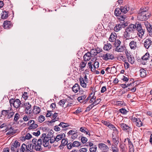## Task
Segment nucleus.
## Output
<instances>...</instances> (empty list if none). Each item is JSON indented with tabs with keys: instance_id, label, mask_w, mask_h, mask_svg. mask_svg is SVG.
I'll return each instance as SVG.
<instances>
[{
	"instance_id": "54",
	"label": "nucleus",
	"mask_w": 152,
	"mask_h": 152,
	"mask_svg": "<svg viewBox=\"0 0 152 152\" xmlns=\"http://www.w3.org/2000/svg\"><path fill=\"white\" fill-rule=\"evenodd\" d=\"M144 14L145 21L151 15V14L148 12L144 13Z\"/></svg>"
},
{
	"instance_id": "46",
	"label": "nucleus",
	"mask_w": 152,
	"mask_h": 152,
	"mask_svg": "<svg viewBox=\"0 0 152 152\" xmlns=\"http://www.w3.org/2000/svg\"><path fill=\"white\" fill-rule=\"evenodd\" d=\"M97 150V146L96 145H93L90 147L89 151L90 152H96Z\"/></svg>"
},
{
	"instance_id": "40",
	"label": "nucleus",
	"mask_w": 152,
	"mask_h": 152,
	"mask_svg": "<svg viewBox=\"0 0 152 152\" xmlns=\"http://www.w3.org/2000/svg\"><path fill=\"white\" fill-rule=\"evenodd\" d=\"M148 7H145V8H140V10H139L138 12L142 13H145V12L147 13L148 12Z\"/></svg>"
},
{
	"instance_id": "15",
	"label": "nucleus",
	"mask_w": 152,
	"mask_h": 152,
	"mask_svg": "<svg viewBox=\"0 0 152 152\" xmlns=\"http://www.w3.org/2000/svg\"><path fill=\"white\" fill-rule=\"evenodd\" d=\"M108 127L111 130H113V134H118L119 132L117 129L112 124L109 125Z\"/></svg>"
},
{
	"instance_id": "50",
	"label": "nucleus",
	"mask_w": 152,
	"mask_h": 152,
	"mask_svg": "<svg viewBox=\"0 0 152 152\" xmlns=\"http://www.w3.org/2000/svg\"><path fill=\"white\" fill-rule=\"evenodd\" d=\"M138 34L139 37H142V36H143L144 34V30L143 29H142L138 31Z\"/></svg>"
},
{
	"instance_id": "43",
	"label": "nucleus",
	"mask_w": 152,
	"mask_h": 152,
	"mask_svg": "<svg viewBox=\"0 0 152 152\" xmlns=\"http://www.w3.org/2000/svg\"><path fill=\"white\" fill-rule=\"evenodd\" d=\"M80 142L75 141L73 142L72 146H73V147H78L80 146Z\"/></svg>"
},
{
	"instance_id": "18",
	"label": "nucleus",
	"mask_w": 152,
	"mask_h": 152,
	"mask_svg": "<svg viewBox=\"0 0 152 152\" xmlns=\"http://www.w3.org/2000/svg\"><path fill=\"white\" fill-rule=\"evenodd\" d=\"M58 126L61 128V127L62 129H61V131H65L67 129L65 128L68 126V125L67 123H65L63 122H61L60 124L58 125Z\"/></svg>"
},
{
	"instance_id": "35",
	"label": "nucleus",
	"mask_w": 152,
	"mask_h": 152,
	"mask_svg": "<svg viewBox=\"0 0 152 152\" xmlns=\"http://www.w3.org/2000/svg\"><path fill=\"white\" fill-rule=\"evenodd\" d=\"M116 145H114L113 144H112V146L111 147V150L113 152H119V149Z\"/></svg>"
},
{
	"instance_id": "38",
	"label": "nucleus",
	"mask_w": 152,
	"mask_h": 152,
	"mask_svg": "<svg viewBox=\"0 0 152 152\" xmlns=\"http://www.w3.org/2000/svg\"><path fill=\"white\" fill-rule=\"evenodd\" d=\"M86 62L83 61H82L80 63L79 66L80 67L82 71L83 70V69L86 66Z\"/></svg>"
},
{
	"instance_id": "16",
	"label": "nucleus",
	"mask_w": 152,
	"mask_h": 152,
	"mask_svg": "<svg viewBox=\"0 0 152 152\" xmlns=\"http://www.w3.org/2000/svg\"><path fill=\"white\" fill-rule=\"evenodd\" d=\"M82 95L81 96L78 97L77 98V100L79 102L81 103H83L84 100L86 98L87 96L86 94L85 93V94L81 93Z\"/></svg>"
},
{
	"instance_id": "53",
	"label": "nucleus",
	"mask_w": 152,
	"mask_h": 152,
	"mask_svg": "<svg viewBox=\"0 0 152 152\" xmlns=\"http://www.w3.org/2000/svg\"><path fill=\"white\" fill-rule=\"evenodd\" d=\"M12 144H13V146L15 147V148L19 147L20 145V143L17 140H15L14 142Z\"/></svg>"
},
{
	"instance_id": "48",
	"label": "nucleus",
	"mask_w": 152,
	"mask_h": 152,
	"mask_svg": "<svg viewBox=\"0 0 152 152\" xmlns=\"http://www.w3.org/2000/svg\"><path fill=\"white\" fill-rule=\"evenodd\" d=\"M116 104L119 106H123L125 105V104L123 101H117L116 102Z\"/></svg>"
},
{
	"instance_id": "44",
	"label": "nucleus",
	"mask_w": 152,
	"mask_h": 152,
	"mask_svg": "<svg viewBox=\"0 0 152 152\" xmlns=\"http://www.w3.org/2000/svg\"><path fill=\"white\" fill-rule=\"evenodd\" d=\"M115 37V35L113 33H111L109 38V40L110 42L115 41V40H116Z\"/></svg>"
},
{
	"instance_id": "64",
	"label": "nucleus",
	"mask_w": 152,
	"mask_h": 152,
	"mask_svg": "<svg viewBox=\"0 0 152 152\" xmlns=\"http://www.w3.org/2000/svg\"><path fill=\"white\" fill-rule=\"evenodd\" d=\"M88 150L85 148H80L78 151V152H87Z\"/></svg>"
},
{
	"instance_id": "41",
	"label": "nucleus",
	"mask_w": 152,
	"mask_h": 152,
	"mask_svg": "<svg viewBox=\"0 0 152 152\" xmlns=\"http://www.w3.org/2000/svg\"><path fill=\"white\" fill-rule=\"evenodd\" d=\"M124 47L123 46L116 47L115 50L118 52H121L124 51Z\"/></svg>"
},
{
	"instance_id": "26",
	"label": "nucleus",
	"mask_w": 152,
	"mask_h": 152,
	"mask_svg": "<svg viewBox=\"0 0 152 152\" xmlns=\"http://www.w3.org/2000/svg\"><path fill=\"white\" fill-rule=\"evenodd\" d=\"M129 45L131 49H135L137 48L136 42L132 41L129 43Z\"/></svg>"
},
{
	"instance_id": "27",
	"label": "nucleus",
	"mask_w": 152,
	"mask_h": 152,
	"mask_svg": "<svg viewBox=\"0 0 152 152\" xmlns=\"http://www.w3.org/2000/svg\"><path fill=\"white\" fill-rule=\"evenodd\" d=\"M8 110H2L1 111V115H3V116L7 117L8 115V112L9 111H11V110H12V108L11 107L9 109V108Z\"/></svg>"
},
{
	"instance_id": "21",
	"label": "nucleus",
	"mask_w": 152,
	"mask_h": 152,
	"mask_svg": "<svg viewBox=\"0 0 152 152\" xmlns=\"http://www.w3.org/2000/svg\"><path fill=\"white\" fill-rule=\"evenodd\" d=\"M34 113L35 114H39L40 112V107H38L34 106V108L32 110Z\"/></svg>"
},
{
	"instance_id": "20",
	"label": "nucleus",
	"mask_w": 152,
	"mask_h": 152,
	"mask_svg": "<svg viewBox=\"0 0 152 152\" xmlns=\"http://www.w3.org/2000/svg\"><path fill=\"white\" fill-rule=\"evenodd\" d=\"M120 127L124 131H128L130 128V127L124 123H122L120 124Z\"/></svg>"
},
{
	"instance_id": "6",
	"label": "nucleus",
	"mask_w": 152,
	"mask_h": 152,
	"mask_svg": "<svg viewBox=\"0 0 152 152\" xmlns=\"http://www.w3.org/2000/svg\"><path fill=\"white\" fill-rule=\"evenodd\" d=\"M101 57L104 61H107L109 60H113L115 58L114 55L110 53H107L101 56Z\"/></svg>"
},
{
	"instance_id": "36",
	"label": "nucleus",
	"mask_w": 152,
	"mask_h": 152,
	"mask_svg": "<svg viewBox=\"0 0 152 152\" xmlns=\"http://www.w3.org/2000/svg\"><path fill=\"white\" fill-rule=\"evenodd\" d=\"M38 127V125L37 124L34 123L33 124H31L30 126L28 127V129L31 130L32 129H34Z\"/></svg>"
},
{
	"instance_id": "31",
	"label": "nucleus",
	"mask_w": 152,
	"mask_h": 152,
	"mask_svg": "<svg viewBox=\"0 0 152 152\" xmlns=\"http://www.w3.org/2000/svg\"><path fill=\"white\" fill-rule=\"evenodd\" d=\"M115 15L117 17L118 16L121 15V8H116L115 10Z\"/></svg>"
},
{
	"instance_id": "30",
	"label": "nucleus",
	"mask_w": 152,
	"mask_h": 152,
	"mask_svg": "<svg viewBox=\"0 0 152 152\" xmlns=\"http://www.w3.org/2000/svg\"><path fill=\"white\" fill-rule=\"evenodd\" d=\"M140 75L141 77H144L146 75V71L143 69H141L140 70Z\"/></svg>"
},
{
	"instance_id": "10",
	"label": "nucleus",
	"mask_w": 152,
	"mask_h": 152,
	"mask_svg": "<svg viewBox=\"0 0 152 152\" xmlns=\"http://www.w3.org/2000/svg\"><path fill=\"white\" fill-rule=\"evenodd\" d=\"M98 148L102 151H108L109 148L107 146L103 143H99L98 144Z\"/></svg>"
},
{
	"instance_id": "2",
	"label": "nucleus",
	"mask_w": 152,
	"mask_h": 152,
	"mask_svg": "<svg viewBox=\"0 0 152 152\" xmlns=\"http://www.w3.org/2000/svg\"><path fill=\"white\" fill-rule=\"evenodd\" d=\"M17 152H34L33 146H32L31 143H29L27 145L23 143L20 149L18 150Z\"/></svg>"
},
{
	"instance_id": "34",
	"label": "nucleus",
	"mask_w": 152,
	"mask_h": 152,
	"mask_svg": "<svg viewBox=\"0 0 152 152\" xmlns=\"http://www.w3.org/2000/svg\"><path fill=\"white\" fill-rule=\"evenodd\" d=\"M126 55L129 62L132 64H133L134 62V58L131 56V55L129 56L128 55Z\"/></svg>"
},
{
	"instance_id": "47",
	"label": "nucleus",
	"mask_w": 152,
	"mask_h": 152,
	"mask_svg": "<svg viewBox=\"0 0 152 152\" xmlns=\"http://www.w3.org/2000/svg\"><path fill=\"white\" fill-rule=\"evenodd\" d=\"M121 42L119 39H116L115 40L114 45L116 48V47H118L120 46Z\"/></svg>"
},
{
	"instance_id": "8",
	"label": "nucleus",
	"mask_w": 152,
	"mask_h": 152,
	"mask_svg": "<svg viewBox=\"0 0 152 152\" xmlns=\"http://www.w3.org/2000/svg\"><path fill=\"white\" fill-rule=\"evenodd\" d=\"M52 139H49L48 137L42 139L43 144V146L45 147H48V148H50L51 146L49 145V141L50 142V140Z\"/></svg>"
},
{
	"instance_id": "51",
	"label": "nucleus",
	"mask_w": 152,
	"mask_h": 152,
	"mask_svg": "<svg viewBox=\"0 0 152 152\" xmlns=\"http://www.w3.org/2000/svg\"><path fill=\"white\" fill-rule=\"evenodd\" d=\"M136 123V125L139 127H141L142 126L143 123L141 121L140 119L138 118V121H137Z\"/></svg>"
},
{
	"instance_id": "13",
	"label": "nucleus",
	"mask_w": 152,
	"mask_h": 152,
	"mask_svg": "<svg viewBox=\"0 0 152 152\" xmlns=\"http://www.w3.org/2000/svg\"><path fill=\"white\" fill-rule=\"evenodd\" d=\"M72 90L75 93H77L79 90L80 93H81L82 91H81L80 90V86L78 83H75L72 88Z\"/></svg>"
},
{
	"instance_id": "14",
	"label": "nucleus",
	"mask_w": 152,
	"mask_h": 152,
	"mask_svg": "<svg viewBox=\"0 0 152 152\" xmlns=\"http://www.w3.org/2000/svg\"><path fill=\"white\" fill-rule=\"evenodd\" d=\"M152 41L150 38L146 39L144 43V46L147 49L149 48L150 46L151 45Z\"/></svg>"
},
{
	"instance_id": "56",
	"label": "nucleus",
	"mask_w": 152,
	"mask_h": 152,
	"mask_svg": "<svg viewBox=\"0 0 152 152\" xmlns=\"http://www.w3.org/2000/svg\"><path fill=\"white\" fill-rule=\"evenodd\" d=\"M20 117V115L18 113H16L14 115V120L15 122L18 121Z\"/></svg>"
},
{
	"instance_id": "23",
	"label": "nucleus",
	"mask_w": 152,
	"mask_h": 152,
	"mask_svg": "<svg viewBox=\"0 0 152 152\" xmlns=\"http://www.w3.org/2000/svg\"><path fill=\"white\" fill-rule=\"evenodd\" d=\"M134 27L135 28V31L136 30L137 31H138L142 29L141 24L139 23V22L136 23L135 24H134Z\"/></svg>"
},
{
	"instance_id": "28",
	"label": "nucleus",
	"mask_w": 152,
	"mask_h": 152,
	"mask_svg": "<svg viewBox=\"0 0 152 152\" xmlns=\"http://www.w3.org/2000/svg\"><path fill=\"white\" fill-rule=\"evenodd\" d=\"M120 8L121 12L124 14L126 13L129 10V7H127V6H125L124 7H121Z\"/></svg>"
},
{
	"instance_id": "9",
	"label": "nucleus",
	"mask_w": 152,
	"mask_h": 152,
	"mask_svg": "<svg viewBox=\"0 0 152 152\" xmlns=\"http://www.w3.org/2000/svg\"><path fill=\"white\" fill-rule=\"evenodd\" d=\"M42 144V140L40 138L37 142V145L35 146V149L37 151H42V149L41 148V145Z\"/></svg>"
},
{
	"instance_id": "59",
	"label": "nucleus",
	"mask_w": 152,
	"mask_h": 152,
	"mask_svg": "<svg viewBox=\"0 0 152 152\" xmlns=\"http://www.w3.org/2000/svg\"><path fill=\"white\" fill-rule=\"evenodd\" d=\"M92 94L93 93H91L90 94L87 99L84 100L83 102V103L84 104L86 103L90 99V98L91 97V96L92 95Z\"/></svg>"
},
{
	"instance_id": "58",
	"label": "nucleus",
	"mask_w": 152,
	"mask_h": 152,
	"mask_svg": "<svg viewBox=\"0 0 152 152\" xmlns=\"http://www.w3.org/2000/svg\"><path fill=\"white\" fill-rule=\"evenodd\" d=\"M58 118H53L50 121H48V125H51L52 123L55 122L56 121H58Z\"/></svg>"
},
{
	"instance_id": "24",
	"label": "nucleus",
	"mask_w": 152,
	"mask_h": 152,
	"mask_svg": "<svg viewBox=\"0 0 152 152\" xmlns=\"http://www.w3.org/2000/svg\"><path fill=\"white\" fill-rule=\"evenodd\" d=\"M138 13L137 18L138 19L141 21H145L144 13H140L137 12Z\"/></svg>"
},
{
	"instance_id": "12",
	"label": "nucleus",
	"mask_w": 152,
	"mask_h": 152,
	"mask_svg": "<svg viewBox=\"0 0 152 152\" xmlns=\"http://www.w3.org/2000/svg\"><path fill=\"white\" fill-rule=\"evenodd\" d=\"M3 26L5 29H9L12 26V25L10 21L6 20L4 22Z\"/></svg>"
},
{
	"instance_id": "55",
	"label": "nucleus",
	"mask_w": 152,
	"mask_h": 152,
	"mask_svg": "<svg viewBox=\"0 0 152 152\" xmlns=\"http://www.w3.org/2000/svg\"><path fill=\"white\" fill-rule=\"evenodd\" d=\"M45 119V117L43 115H40L39 117V121L40 123H42Z\"/></svg>"
},
{
	"instance_id": "39",
	"label": "nucleus",
	"mask_w": 152,
	"mask_h": 152,
	"mask_svg": "<svg viewBox=\"0 0 152 152\" xmlns=\"http://www.w3.org/2000/svg\"><path fill=\"white\" fill-rule=\"evenodd\" d=\"M126 17V15H121L118 16H117V18L120 20V21H124Z\"/></svg>"
},
{
	"instance_id": "11",
	"label": "nucleus",
	"mask_w": 152,
	"mask_h": 152,
	"mask_svg": "<svg viewBox=\"0 0 152 152\" xmlns=\"http://www.w3.org/2000/svg\"><path fill=\"white\" fill-rule=\"evenodd\" d=\"M89 52L92 57H93V58L91 59V61H93L94 60H95L96 61V57H94V56L98 53H99L100 51H97V50L93 49L91 50Z\"/></svg>"
},
{
	"instance_id": "29",
	"label": "nucleus",
	"mask_w": 152,
	"mask_h": 152,
	"mask_svg": "<svg viewBox=\"0 0 152 152\" xmlns=\"http://www.w3.org/2000/svg\"><path fill=\"white\" fill-rule=\"evenodd\" d=\"M111 48L112 45L111 44L107 43V44H105L104 45L103 49L105 50L108 51Z\"/></svg>"
},
{
	"instance_id": "5",
	"label": "nucleus",
	"mask_w": 152,
	"mask_h": 152,
	"mask_svg": "<svg viewBox=\"0 0 152 152\" xmlns=\"http://www.w3.org/2000/svg\"><path fill=\"white\" fill-rule=\"evenodd\" d=\"M26 107L25 111L26 114H30L32 113V109H31V105L28 102H26L21 104V107Z\"/></svg>"
},
{
	"instance_id": "62",
	"label": "nucleus",
	"mask_w": 152,
	"mask_h": 152,
	"mask_svg": "<svg viewBox=\"0 0 152 152\" xmlns=\"http://www.w3.org/2000/svg\"><path fill=\"white\" fill-rule=\"evenodd\" d=\"M119 111L120 113L123 114H125L127 112L126 110L123 108L119 109Z\"/></svg>"
},
{
	"instance_id": "22",
	"label": "nucleus",
	"mask_w": 152,
	"mask_h": 152,
	"mask_svg": "<svg viewBox=\"0 0 152 152\" xmlns=\"http://www.w3.org/2000/svg\"><path fill=\"white\" fill-rule=\"evenodd\" d=\"M145 25L148 31L150 33L152 36V27L151 24H148V22L145 23Z\"/></svg>"
},
{
	"instance_id": "17",
	"label": "nucleus",
	"mask_w": 152,
	"mask_h": 152,
	"mask_svg": "<svg viewBox=\"0 0 152 152\" xmlns=\"http://www.w3.org/2000/svg\"><path fill=\"white\" fill-rule=\"evenodd\" d=\"M9 12L5 10L3 11L1 14V18L5 19L7 18L8 17Z\"/></svg>"
},
{
	"instance_id": "45",
	"label": "nucleus",
	"mask_w": 152,
	"mask_h": 152,
	"mask_svg": "<svg viewBox=\"0 0 152 152\" xmlns=\"http://www.w3.org/2000/svg\"><path fill=\"white\" fill-rule=\"evenodd\" d=\"M53 131H51L49 132L48 134L47 135V137L49 139H53L54 138L53 134Z\"/></svg>"
},
{
	"instance_id": "7",
	"label": "nucleus",
	"mask_w": 152,
	"mask_h": 152,
	"mask_svg": "<svg viewBox=\"0 0 152 152\" xmlns=\"http://www.w3.org/2000/svg\"><path fill=\"white\" fill-rule=\"evenodd\" d=\"M118 134H112V141L114 145L117 146L119 142V137Z\"/></svg>"
},
{
	"instance_id": "60",
	"label": "nucleus",
	"mask_w": 152,
	"mask_h": 152,
	"mask_svg": "<svg viewBox=\"0 0 152 152\" xmlns=\"http://www.w3.org/2000/svg\"><path fill=\"white\" fill-rule=\"evenodd\" d=\"M88 140L85 137H81V141L83 143H86L87 141Z\"/></svg>"
},
{
	"instance_id": "61",
	"label": "nucleus",
	"mask_w": 152,
	"mask_h": 152,
	"mask_svg": "<svg viewBox=\"0 0 152 152\" xmlns=\"http://www.w3.org/2000/svg\"><path fill=\"white\" fill-rule=\"evenodd\" d=\"M88 129L84 127H82L80 128V130L81 132L86 133Z\"/></svg>"
},
{
	"instance_id": "37",
	"label": "nucleus",
	"mask_w": 152,
	"mask_h": 152,
	"mask_svg": "<svg viewBox=\"0 0 152 152\" xmlns=\"http://www.w3.org/2000/svg\"><path fill=\"white\" fill-rule=\"evenodd\" d=\"M122 28L120 24L116 25L114 28V30L116 32H118Z\"/></svg>"
},
{
	"instance_id": "33",
	"label": "nucleus",
	"mask_w": 152,
	"mask_h": 152,
	"mask_svg": "<svg viewBox=\"0 0 152 152\" xmlns=\"http://www.w3.org/2000/svg\"><path fill=\"white\" fill-rule=\"evenodd\" d=\"M68 143L67 139V138L66 139H63L61 141V145L59 147H62L63 146H64L66 145Z\"/></svg>"
},
{
	"instance_id": "4",
	"label": "nucleus",
	"mask_w": 152,
	"mask_h": 152,
	"mask_svg": "<svg viewBox=\"0 0 152 152\" xmlns=\"http://www.w3.org/2000/svg\"><path fill=\"white\" fill-rule=\"evenodd\" d=\"M65 137V135L64 133H61L57 135L56 137H54L53 139L50 140V143H54L55 141L57 142L62 139L63 138H64Z\"/></svg>"
},
{
	"instance_id": "49",
	"label": "nucleus",
	"mask_w": 152,
	"mask_h": 152,
	"mask_svg": "<svg viewBox=\"0 0 152 152\" xmlns=\"http://www.w3.org/2000/svg\"><path fill=\"white\" fill-rule=\"evenodd\" d=\"M134 82L128 83L127 84H120V86L123 88H127L129 86H132V84Z\"/></svg>"
},
{
	"instance_id": "19",
	"label": "nucleus",
	"mask_w": 152,
	"mask_h": 152,
	"mask_svg": "<svg viewBox=\"0 0 152 152\" xmlns=\"http://www.w3.org/2000/svg\"><path fill=\"white\" fill-rule=\"evenodd\" d=\"M92 56L89 52L86 53L83 56L84 60L86 61L89 60L92 57Z\"/></svg>"
},
{
	"instance_id": "1",
	"label": "nucleus",
	"mask_w": 152,
	"mask_h": 152,
	"mask_svg": "<svg viewBox=\"0 0 152 152\" xmlns=\"http://www.w3.org/2000/svg\"><path fill=\"white\" fill-rule=\"evenodd\" d=\"M134 26V24H131L126 28L125 31L124 32V37L127 39H129L131 37H132L130 36H132L135 31Z\"/></svg>"
},
{
	"instance_id": "63",
	"label": "nucleus",
	"mask_w": 152,
	"mask_h": 152,
	"mask_svg": "<svg viewBox=\"0 0 152 152\" xmlns=\"http://www.w3.org/2000/svg\"><path fill=\"white\" fill-rule=\"evenodd\" d=\"M102 123L104 125L107 126L108 127L109 125L111 124V123L107 121H105L103 120L102 121Z\"/></svg>"
},
{
	"instance_id": "3",
	"label": "nucleus",
	"mask_w": 152,
	"mask_h": 152,
	"mask_svg": "<svg viewBox=\"0 0 152 152\" xmlns=\"http://www.w3.org/2000/svg\"><path fill=\"white\" fill-rule=\"evenodd\" d=\"M10 103L11 107L13 105L14 107L16 108H18L20 107H22L21 106L22 104H21V101L19 99H11L10 100Z\"/></svg>"
},
{
	"instance_id": "57",
	"label": "nucleus",
	"mask_w": 152,
	"mask_h": 152,
	"mask_svg": "<svg viewBox=\"0 0 152 152\" xmlns=\"http://www.w3.org/2000/svg\"><path fill=\"white\" fill-rule=\"evenodd\" d=\"M119 147L121 152H126V151L125 149V146L124 144H121Z\"/></svg>"
},
{
	"instance_id": "32",
	"label": "nucleus",
	"mask_w": 152,
	"mask_h": 152,
	"mask_svg": "<svg viewBox=\"0 0 152 152\" xmlns=\"http://www.w3.org/2000/svg\"><path fill=\"white\" fill-rule=\"evenodd\" d=\"M12 111H9L7 116L6 117L8 119H10L12 118L13 117L15 113V112L12 111V110H11Z\"/></svg>"
},
{
	"instance_id": "52",
	"label": "nucleus",
	"mask_w": 152,
	"mask_h": 152,
	"mask_svg": "<svg viewBox=\"0 0 152 152\" xmlns=\"http://www.w3.org/2000/svg\"><path fill=\"white\" fill-rule=\"evenodd\" d=\"M93 65L91 64V61L88 62V65L89 69H90L91 71L92 72H94L95 71V68H93L92 67V65Z\"/></svg>"
},
{
	"instance_id": "42",
	"label": "nucleus",
	"mask_w": 152,
	"mask_h": 152,
	"mask_svg": "<svg viewBox=\"0 0 152 152\" xmlns=\"http://www.w3.org/2000/svg\"><path fill=\"white\" fill-rule=\"evenodd\" d=\"M150 58L149 54L148 53H147L145 54L142 57V59L143 60H147Z\"/></svg>"
},
{
	"instance_id": "25",
	"label": "nucleus",
	"mask_w": 152,
	"mask_h": 152,
	"mask_svg": "<svg viewBox=\"0 0 152 152\" xmlns=\"http://www.w3.org/2000/svg\"><path fill=\"white\" fill-rule=\"evenodd\" d=\"M80 85L83 88H86V84L85 82V80L83 78L80 76L79 78Z\"/></svg>"
}]
</instances>
